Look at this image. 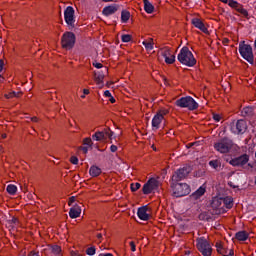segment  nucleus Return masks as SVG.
I'll return each instance as SVG.
<instances>
[{
	"label": "nucleus",
	"mask_w": 256,
	"mask_h": 256,
	"mask_svg": "<svg viewBox=\"0 0 256 256\" xmlns=\"http://www.w3.org/2000/svg\"><path fill=\"white\" fill-rule=\"evenodd\" d=\"M216 189L217 195L212 199L211 207L216 213H225V186L219 184Z\"/></svg>",
	"instance_id": "nucleus-1"
},
{
	"label": "nucleus",
	"mask_w": 256,
	"mask_h": 256,
	"mask_svg": "<svg viewBox=\"0 0 256 256\" xmlns=\"http://www.w3.org/2000/svg\"><path fill=\"white\" fill-rule=\"evenodd\" d=\"M177 59L179 63L186 65V67H195V65H197V60L195 59L193 52H191L187 46L181 48Z\"/></svg>",
	"instance_id": "nucleus-2"
},
{
	"label": "nucleus",
	"mask_w": 256,
	"mask_h": 256,
	"mask_svg": "<svg viewBox=\"0 0 256 256\" xmlns=\"http://www.w3.org/2000/svg\"><path fill=\"white\" fill-rule=\"evenodd\" d=\"M173 197H185L191 193V186L187 183L171 182Z\"/></svg>",
	"instance_id": "nucleus-3"
},
{
	"label": "nucleus",
	"mask_w": 256,
	"mask_h": 256,
	"mask_svg": "<svg viewBox=\"0 0 256 256\" xmlns=\"http://www.w3.org/2000/svg\"><path fill=\"white\" fill-rule=\"evenodd\" d=\"M175 105L181 109H189V111H195L196 109H199V104L191 96L182 97L176 100Z\"/></svg>",
	"instance_id": "nucleus-4"
},
{
	"label": "nucleus",
	"mask_w": 256,
	"mask_h": 256,
	"mask_svg": "<svg viewBox=\"0 0 256 256\" xmlns=\"http://www.w3.org/2000/svg\"><path fill=\"white\" fill-rule=\"evenodd\" d=\"M193 171L190 165H184L183 167L177 169L172 175V181L174 183H179V181H183V179H187L189 177V173Z\"/></svg>",
	"instance_id": "nucleus-5"
},
{
	"label": "nucleus",
	"mask_w": 256,
	"mask_h": 256,
	"mask_svg": "<svg viewBox=\"0 0 256 256\" xmlns=\"http://www.w3.org/2000/svg\"><path fill=\"white\" fill-rule=\"evenodd\" d=\"M239 53L243 59L248 61V63H253V48L249 44H245V42H241L239 44Z\"/></svg>",
	"instance_id": "nucleus-6"
},
{
	"label": "nucleus",
	"mask_w": 256,
	"mask_h": 256,
	"mask_svg": "<svg viewBox=\"0 0 256 256\" xmlns=\"http://www.w3.org/2000/svg\"><path fill=\"white\" fill-rule=\"evenodd\" d=\"M76 39L77 38L75 37V33L65 32L61 38V45L63 49H67L68 51H70V49H73V47H75Z\"/></svg>",
	"instance_id": "nucleus-7"
},
{
	"label": "nucleus",
	"mask_w": 256,
	"mask_h": 256,
	"mask_svg": "<svg viewBox=\"0 0 256 256\" xmlns=\"http://www.w3.org/2000/svg\"><path fill=\"white\" fill-rule=\"evenodd\" d=\"M64 20L70 31L75 29V8L72 6H67L64 10Z\"/></svg>",
	"instance_id": "nucleus-8"
},
{
	"label": "nucleus",
	"mask_w": 256,
	"mask_h": 256,
	"mask_svg": "<svg viewBox=\"0 0 256 256\" xmlns=\"http://www.w3.org/2000/svg\"><path fill=\"white\" fill-rule=\"evenodd\" d=\"M159 191V182L155 178H150L142 187V193L144 195H151V193H155Z\"/></svg>",
	"instance_id": "nucleus-9"
},
{
	"label": "nucleus",
	"mask_w": 256,
	"mask_h": 256,
	"mask_svg": "<svg viewBox=\"0 0 256 256\" xmlns=\"http://www.w3.org/2000/svg\"><path fill=\"white\" fill-rule=\"evenodd\" d=\"M197 249L203 256H211L213 253V249L211 248V244L206 239H199L197 242Z\"/></svg>",
	"instance_id": "nucleus-10"
},
{
	"label": "nucleus",
	"mask_w": 256,
	"mask_h": 256,
	"mask_svg": "<svg viewBox=\"0 0 256 256\" xmlns=\"http://www.w3.org/2000/svg\"><path fill=\"white\" fill-rule=\"evenodd\" d=\"M226 5H229L232 9H235L238 13H241L243 17H249V12L239 2L235 0H225Z\"/></svg>",
	"instance_id": "nucleus-11"
},
{
	"label": "nucleus",
	"mask_w": 256,
	"mask_h": 256,
	"mask_svg": "<svg viewBox=\"0 0 256 256\" xmlns=\"http://www.w3.org/2000/svg\"><path fill=\"white\" fill-rule=\"evenodd\" d=\"M247 163H249V155L247 154H243L230 161V165H233V167H243V165H247Z\"/></svg>",
	"instance_id": "nucleus-12"
},
{
	"label": "nucleus",
	"mask_w": 256,
	"mask_h": 256,
	"mask_svg": "<svg viewBox=\"0 0 256 256\" xmlns=\"http://www.w3.org/2000/svg\"><path fill=\"white\" fill-rule=\"evenodd\" d=\"M231 131L237 135L239 133H245L247 131V122L245 120H238L235 127L231 126Z\"/></svg>",
	"instance_id": "nucleus-13"
},
{
	"label": "nucleus",
	"mask_w": 256,
	"mask_h": 256,
	"mask_svg": "<svg viewBox=\"0 0 256 256\" xmlns=\"http://www.w3.org/2000/svg\"><path fill=\"white\" fill-rule=\"evenodd\" d=\"M117 11H119V5L111 4L103 8L102 15H104V17H110V15H115Z\"/></svg>",
	"instance_id": "nucleus-14"
},
{
	"label": "nucleus",
	"mask_w": 256,
	"mask_h": 256,
	"mask_svg": "<svg viewBox=\"0 0 256 256\" xmlns=\"http://www.w3.org/2000/svg\"><path fill=\"white\" fill-rule=\"evenodd\" d=\"M147 211H149V207L147 206H141L138 208L137 215L141 221H149V219H151V216Z\"/></svg>",
	"instance_id": "nucleus-15"
},
{
	"label": "nucleus",
	"mask_w": 256,
	"mask_h": 256,
	"mask_svg": "<svg viewBox=\"0 0 256 256\" xmlns=\"http://www.w3.org/2000/svg\"><path fill=\"white\" fill-rule=\"evenodd\" d=\"M161 123H163V115L155 114L152 118V129L153 131H157L161 127Z\"/></svg>",
	"instance_id": "nucleus-16"
},
{
	"label": "nucleus",
	"mask_w": 256,
	"mask_h": 256,
	"mask_svg": "<svg viewBox=\"0 0 256 256\" xmlns=\"http://www.w3.org/2000/svg\"><path fill=\"white\" fill-rule=\"evenodd\" d=\"M192 25H194L196 29H199L200 31H202V33H209V30L207 29L203 21H201V19L199 18H193Z\"/></svg>",
	"instance_id": "nucleus-17"
},
{
	"label": "nucleus",
	"mask_w": 256,
	"mask_h": 256,
	"mask_svg": "<svg viewBox=\"0 0 256 256\" xmlns=\"http://www.w3.org/2000/svg\"><path fill=\"white\" fill-rule=\"evenodd\" d=\"M214 149L215 151H218V153H225V137L218 139L214 143Z\"/></svg>",
	"instance_id": "nucleus-18"
},
{
	"label": "nucleus",
	"mask_w": 256,
	"mask_h": 256,
	"mask_svg": "<svg viewBox=\"0 0 256 256\" xmlns=\"http://www.w3.org/2000/svg\"><path fill=\"white\" fill-rule=\"evenodd\" d=\"M206 188L205 186H200L194 193H192L191 198L192 199H201V197H203L205 195L206 192Z\"/></svg>",
	"instance_id": "nucleus-19"
},
{
	"label": "nucleus",
	"mask_w": 256,
	"mask_h": 256,
	"mask_svg": "<svg viewBox=\"0 0 256 256\" xmlns=\"http://www.w3.org/2000/svg\"><path fill=\"white\" fill-rule=\"evenodd\" d=\"M80 215H81V208L79 206L70 208L69 217L71 219H77V217H79Z\"/></svg>",
	"instance_id": "nucleus-20"
},
{
	"label": "nucleus",
	"mask_w": 256,
	"mask_h": 256,
	"mask_svg": "<svg viewBox=\"0 0 256 256\" xmlns=\"http://www.w3.org/2000/svg\"><path fill=\"white\" fill-rule=\"evenodd\" d=\"M93 141H106L107 137L105 136L104 131H97L95 134L92 135Z\"/></svg>",
	"instance_id": "nucleus-21"
},
{
	"label": "nucleus",
	"mask_w": 256,
	"mask_h": 256,
	"mask_svg": "<svg viewBox=\"0 0 256 256\" xmlns=\"http://www.w3.org/2000/svg\"><path fill=\"white\" fill-rule=\"evenodd\" d=\"M144 3V11L151 15L153 11H155V6H153L152 3L149 2V0H143Z\"/></svg>",
	"instance_id": "nucleus-22"
},
{
	"label": "nucleus",
	"mask_w": 256,
	"mask_h": 256,
	"mask_svg": "<svg viewBox=\"0 0 256 256\" xmlns=\"http://www.w3.org/2000/svg\"><path fill=\"white\" fill-rule=\"evenodd\" d=\"M101 173V168H99L98 166H91L89 169V174L91 177H99Z\"/></svg>",
	"instance_id": "nucleus-23"
},
{
	"label": "nucleus",
	"mask_w": 256,
	"mask_h": 256,
	"mask_svg": "<svg viewBox=\"0 0 256 256\" xmlns=\"http://www.w3.org/2000/svg\"><path fill=\"white\" fill-rule=\"evenodd\" d=\"M235 237L238 241H247V239H249V233L246 231H239L236 233Z\"/></svg>",
	"instance_id": "nucleus-24"
},
{
	"label": "nucleus",
	"mask_w": 256,
	"mask_h": 256,
	"mask_svg": "<svg viewBox=\"0 0 256 256\" xmlns=\"http://www.w3.org/2000/svg\"><path fill=\"white\" fill-rule=\"evenodd\" d=\"M94 79L98 85H101V83H103V79H105V75L101 71L95 72Z\"/></svg>",
	"instance_id": "nucleus-25"
},
{
	"label": "nucleus",
	"mask_w": 256,
	"mask_h": 256,
	"mask_svg": "<svg viewBox=\"0 0 256 256\" xmlns=\"http://www.w3.org/2000/svg\"><path fill=\"white\" fill-rule=\"evenodd\" d=\"M131 19V13L127 10H122L121 12V21L122 23H127Z\"/></svg>",
	"instance_id": "nucleus-26"
},
{
	"label": "nucleus",
	"mask_w": 256,
	"mask_h": 256,
	"mask_svg": "<svg viewBox=\"0 0 256 256\" xmlns=\"http://www.w3.org/2000/svg\"><path fill=\"white\" fill-rule=\"evenodd\" d=\"M160 54L162 55V57H164V59H167L168 57H171V55L173 54V51H171L170 48H162L160 50Z\"/></svg>",
	"instance_id": "nucleus-27"
},
{
	"label": "nucleus",
	"mask_w": 256,
	"mask_h": 256,
	"mask_svg": "<svg viewBox=\"0 0 256 256\" xmlns=\"http://www.w3.org/2000/svg\"><path fill=\"white\" fill-rule=\"evenodd\" d=\"M215 247L220 255L225 256V248L223 247V242L217 241Z\"/></svg>",
	"instance_id": "nucleus-28"
},
{
	"label": "nucleus",
	"mask_w": 256,
	"mask_h": 256,
	"mask_svg": "<svg viewBox=\"0 0 256 256\" xmlns=\"http://www.w3.org/2000/svg\"><path fill=\"white\" fill-rule=\"evenodd\" d=\"M209 165H210V167H212V169H220V167H221V160H219V159H216V160H211L210 162H209Z\"/></svg>",
	"instance_id": "nucleus-29"
},
{
	"label": "nucleus",
	"mask_w": 256,
	"mask_h": 256,
	"mask_svg": "<svg viewBox=\"0 0 256 256\" xmlns=\"http://www.w3.org/2000/svg\"><path fill=\"white\" fill-rule=\"evenodd\" d=\"M142 45H144L147 51H153V38H151L150 41H143Z\"/></svg>",
	"instance_id": "nucleus-30"
},
{
	"label": "nucleus",
	"mask_w": 256,
	"mask_h": 256,
	"mask_svg": "<svg viewBox=\"0 0 256 256\" xmlns=\"http://www.w3.org/2000/svg\"><path fill=\"white\" fill-rule=\"evenodd\" d=\"M6 191L9 193V195H15V193H17V186L9 184L6 188Z\"/></svg>",
	"instance_id": "nucleus-31"
},
{
	"label": "nucleus",
	"mask_w": 256,
	"mask_h": 256,
	"mask_svg": "<svg viewBox=\"0 0 256 256\" xmlns=\"http://www.w3.org/2000/svg\"><path fill=\"white\" fill-rule=\"evenodd\" d=\"M198 219L200 221H209V219H211V215H209L207 212H202L199 214Z\"/></svg>",
	"instance_id": "nucleus-32"
},
{
	"label": "nucleus",
	"mask_w": 256,
	"mask_h": 256,
	"mask_svg": "<svg viewBox=\"0 0 256 256\" xmlns=\"http://www.w3.org/2000/svg\"><path fill=\"white\" fill-rule=\"evenodd\" d=\"M232 207H233V198L226 197L225 198V208L226 209H231Z\"/></svg>",
	"instance_id": "nucleus-33"
},
{
	"label": "nucleus",
	"mask_w": 256,
	"mask_h": 256,
	"mask_svg": "<svg viewBox=\"0 0 256 256\" xmlns=\"http://www.w3.org/2000/svg\"><path fill=\"white\" fill-rule=\"evenodd\" d=\"M52 253L55 256H61V248L59 247V245L52 246Z\"/></svg>",
	"instance_id": "nucleus-34"
},
{
	"label": "nucleus",
	"mask_w": 256,
	"mask_h": 256,
	"mask_svg": "<svg viewBox=\"0 0 256 256\" xmlns=\"http://www.w3.org/2000/svg\"><path fill=\"white\" fill-rule=\"evenodd\" d=\"M83 145H84V147L92 148L93 147V140H91L90 137L84 138Z\"/></svg>",
	"instance_id": "nucleus-35"
},
{
	"label": "nucleus",
	"mask_w": 256,
	"mask_h": 256,
	"mask_svg": "<svg viewBox=\"0 0 256 256\" xmlns=\"http://www.w3.org/2000/svg\"><path fill=\"white\" fill-rule=\"evenodd\" d=\"M130 189H131L132 193H135V191H139V189H141V183H139V182L132 183L130 186Z\"/></svg>",
	"instance_id": "nucleus-36"
},
{
	"label": "nucleus",
	"mask_w": 256,
	"mask_h": 256,
	"mask_svg": "<svg viewBox=\"0 0 256 256\" xmlns=\"http://www.w3.org/2000/svg\"><path fill=\"white\" fill-rule=\"evenodd\" d=\"M174 61H175V54H172L165 59V63H167V65H173Z\"/></svg>",
	"instance_id": "nucleus-37"
},
{
	"label": "nucleus",
	"mask_w": 256,
	"mask_h": 256,
	"mask_svg": "<svg viewBox=\"0 0 256 256\" xmlns=\"http://www.w3.org/2000/svg\"><path fill=\"white\" fill-rule=\"evenodd\" d=\"M97 249L95 248V246L89 247L88 249H86V255L89 256H93L95 255Z\"/></svg>",
	"instance_id": "nucleus-38"
},
{
	"label": "nucleus",
	"mask_w": 256,
	"mask_h": 256,
	"mask_svg": "<svg viewBox=\"0 0 256 256\" xmlns=\"http://www.w3.org/2000/svg\"><path fill=\"white\" fill-rule=\"evenodd\" d=\"M103 132H104L106 139H107V137H108V139H113L114 132L111 131V129H106Z\"/></svg>",
	"instance_id": "nucleus-39"
},
{
	"label": "nucleus",
	"mask_w": 256,
	"mask_h": 256,
	"mask_svg": "<svg viewBox=\"0 0 256 256\" xmlns=\"http://www.w3.org/2000/svg\"><path fill=\"white\" fill-rule=\"evenodd\" d=\"M3 67H5V62L0 59V73L3 71ZM5 81V78L3 77V75L0 74V83Z\"/></svg>",
	"instance_id": "nucleus-40"
},
{
	"label": "nucleus",
	"mask_w": 256,
	"mask_h": 256,
	"mask_svg": "<svg viewBox=\"0 0 256 256\" xmlns=\"http://www.w3.org/2000/svg\"><path fill=\"white\" fill-rule=\"evenodd\" d=\"M253 113V108L251 107H245L242 110L243 115H251Z\"/></svg>",
	"instance_id": "nucleus-41"
},
{
	"label": "nucleus",
	"mask_w": 256,
	"mask_h": 256,
	"mask_svg": "<svg viewBox=\"0 0 256 256\" xmlns=\"http://www.w3.org/2000/svg\"><path fill=\"white\" fill-rule=\"evenodd\" d=\"M122 42L123 43H129V41H131V35L129 34H124L121 36Z\"/></svg>",
	"instance_id": "nucleus-42"
},
{
	"label": "nucleus",
	"mask_w": 256,
	"mask_h": 256,
	"mask_svg": "<svg viewBox=\"0 0 256 256\" xmlns=\"http://www.w3.org/2000/svg\"><path fill=\"white\" fill-rule=\"evenodd\" d=\"M213 119L216 123H219L223 119V116L221 114L213 113Z\"/></svg>",
	"instance_id": "nucleus-43"
},
{
	"label": "nucleus",
	"mask_w": 256,
	"mask_h": 256,
	"mask_svg": "<svg viewBox=\"0 0 256 256\" xmlns=\"http://www.w3.org/2000/svg\"><path fill=\"white\" fill-rule=\"evenodd\" d=\"M70 163H72V165H78L79 163V158H77V156H72L70 158Z\"/></svg>",
	"instance_id": "nucleus-44"
},
{
	"label": "nucleus",
	"mask_w": 256,
	"mask_h": 256,
	"mask_svg": "<svg viewBox=\"0 0 256 256\" xmlns=\"http://www.w3.org/2000/svg\"><path fill=\"white\" fill-rule=\"evenodd\" d=\"M167 113H169V110H159L156 115H162L163 119H165V115H167Z\"/></svg>",
	"instance_id": "nucleus-45"
},
{
	"label": "nucleus",
	"mask_w": 256,
	"mask_h": 256,
	"mask_svg": "<svg viewBox=\"0 0 256 256\" xmlns=\"http://www.w3.org/2000/svg\"><path fill=\"white\" fill-rule=\"evenodd\" d=\"M8 99L10 98V97H21V92H12V93H10V95H7L6 96Z\"/></svg>",
	"instance_id": "nucleus-46"
},
{
	"label": "nucleus",
	"mask_w": 256,
	"mask_h": 256,
	"mask_svg": "<svg viewBox=\"0 0 256 256\" xmlns=\"http://www.w3.org/2000/svg\"><path fill=\"white\" fill-rule=\"evenodd\" d=\"M93 67H95L96 69H102L103 68V64H101L99 62H93Z\"/></svg>",
	"instance_id": "nucleus-47"
},
{
	"label": "nucleus",
	"mask_w": 256,
	"mask_h": 256,
	"mask_svg": "<svg viewBox=\"0 0 256 256\" xmlns=\"http://www.w3.org/2000/svg\"><path fill=\"white\" fill-rule=\"evenodd\" d=\"M81 151H83V153L85 155H87V153H89V147L88 146H82L80 147Z\"/></svg>",
	"instance_id": "nucleus-48"
},
{
	"label": "nucleus",
	"mask_w": 256,
	"mask_h": 256,
	"mask_svg": "<svg viewBox=\"0 0 256 256\" xmlns=\"http://www.w3.org/2000/svg\"><path fill=\"white\" fill-rule=\"evenodd\" d=\"M130 247H131V251H133V252L137 251V248L135 246V242L131 241L130 242Z\"/></svg>",
	"instance_id": "nucleus-49"
},
{
	"label": "nucleus",
	"mask_w": 256,
	"mask_h": 256,
	"mask_svg": "<svg viewBox=\"0 0 256 256\" xmlns=\"http://www.w3.org/2000/svg\"><path fill=\"white\" fill-rule=\"evenodd\" d=\"M10 222L13 224V225H16V223H19V219H17L16 217H12Z\"/></svg>",
	"instance_id": "nucleus-50"
},
{
	"label": "nucleus",
	"mask_w": 256,
	"mask_h": 256,
	"mask_svg": "<svg viewBox=\"0 0 256 256\" xmlns=\"http://www.w3.org/2000/svg\"><path fill=\"white\" fill-rule=\"evenodd\" d=\"M233 255H235V251L233 249H229L228 254H226L225 256H233Z\"/></svg>",
	"instance_id": "nucleus-51"
},
{
	"label": "nucleus",
	"mask_w": 256,
	"mask_h": 256,
	"mask_svg": "<svg viewBox=\"0 0 256 256\" xmlns=\"http://www.w3.org/2000/svg\"><path fill=\"white\" fill-rule=\"evenodd\" d=\"M110 151H111L112 153L117 152V146L111 145V146H110Z\"/></svg>",
	"instance_id": "nucleus-52"
},
{
	"label": "nucleus",
	"mask_w": 256,
	"mask_h": 256,
	"mask_svg": "<svg viewBox=\"0 0 256 256\" xmlns=\"http://www.w3.org/2000/svg\"><path fill=\"white\" fill-rule=\"evenodd\" d=\"M75 202V196L70 197L68 205H73V203Z\"/></svg>",
	"instance_id": "nucleus-53"
},
{
	"label": "nucleus",
	"mask_w": 256,
	"mask_h": 256,
	"mask_svg": "<svg viewBox=\"0 0 256 256\" xmlns=\"http://www.w3.org/2000/svg\"><path fill=\"white\" fill-rule=\"evenodd\" d=\"M104 95H105L106 97H111V96H112V95H111V92H110L109 90L104 91Z\"/></svg>",
	"instance_id": "nucleus-54"
},
{
	"label": "nucleus",
	"mask_w": 256,
	"mask_h": 256,
	"mask_svg": "<svg viewBox=\"0 0 256 256\" xmlns=\"http://www.w3.org/2000/svg\"><path fill=\"white\" fill-rule=\"evenodd\" d=\"M96 237H97V239H99L101 241V239H103V234L98 233Z\"/></svg>",
	"instance_id": "nucleus-55"
},
{
	"label": "nucleus",
	"mask_w": 256,
	"mask_h": 256,
	"mask_svg": "<svg viewBox=\"0 0 256 256\" xmlns=\"http://www.w3.org/2000/svg\"><path fill=\"white\" fill-rule=\"evenodd\" d=\"M31 121H33L34 123H37V121H39V119L37 117H32Z\"/></svg>",
	"instance_id": "nucleus-56"
},
{
	"label": "nucleus",
	"mask_w": 256,
	"mask_h": 256,
	"mask_svg": "<svg viewBox=\"0 0 256 256\" xmlns=\"http://www.w3.org/2000/svg\"><path fill=\"white\" fill-rule=\"evenodd\" d=\"M110 103H115V98L112 96H110Z\"/></svg>",
	"instance_id": "nucleus-57"
},
{
	"label": "nucleus",
	"mask_w": 256,
	"mask_h": 256,
	"mask_svg": "<svg viewBox=\"0 0 256 256\" xmlns=\"http://www.w3.org/2000/svg\"><path fill=\"white\" fill-rule=\"evenodd\" d=\"M83 93H84V95H89V89H84Z\"/></svg>",
	"instance_id": "nucleus-58"
},
{
	"label": "nucleus",
	"mask_w": 256,
	"mask_h": 256,
	"mask_svg": "<svg viewBox=\"0 0 256 256\" xmlns=\"http://www.w3.org/2000/svg\"><path fill=\"white\" fill-rule=\"evenodd\" d=\"M104 3H111L113 0H102Z\"/></svg>",
	"instance_id": "nucleus-59"
},
{
	"label": "nucleus",
	"mask_w": 256,
	"mask_h": 256,
	"mask_svg": "<svg viewBox=\"0 0 256 256\" xmlns=\"http://www.w3.org/2000/svg\"><path fill=\"white\" fill-rule=\"evenodd\" d=\"M34 256H41L39 255V253H36V252H31Z\"/></svg>",
	"instance_id": "nucleus-60"
},
{
	"label": "nucleus",
	"mask_w": 256,
	"mask_h": 256,
	"mask_svg": "<svg viewBox=\"0 0 256 256\" xmlns=\"http://www.w3.org/2000/svg\"><path fill=\"white\" fill-rule=\"evenodd\" d=\"M220 135H225V130L224 129L220 132Z\"/></svg>",
	"instance_id": "nucleus-61"
},
{
	"label": "nucleus",
	"mask_w": 256,
	"mask_h": 256,
	"mask_svg": "<svg viewBox=\"0 0 256 256\" xmlns=\"http://www.w3.org/2000/svg\"><path fill=\"white\" fill-rule=\"evenodd\" d=\"M225 43H229V39L226 38V39H225Z\"/></svg>",
	"instance_id": "nucleus-62"
},
{
	"label": "nucleus",
	"mask_w": 256,
	"mask_h": 256,
	"mask_svg": "<svg viewBox=\"0 0 256 256\" xmlns=\"http://www.w3.org/2000/svg\"><path fill=\"white\" fill-rule=\"evenodd\" d=\"M82 99H85V94L81 96Z\"/></svg>",
	"instance_id": "nucleus-63"
},
{
	"label": "nucleus",
	"mask_w": 256,
	"mask_h": 256,
	"mask_svg": "<svg viewBox=\"0 0 256 256\" xmlns=\"http://www.w3.org/2000/svg\"><path fill=\"white\" fill-rule=\"evenodd\" d=\"M226 151H229V147L226 146Z\"/></svg>",
	"instance_id": "nucleus-64"
}]
</instances>
